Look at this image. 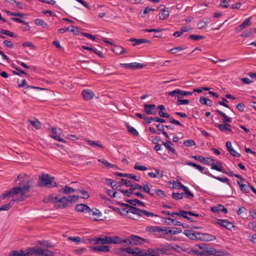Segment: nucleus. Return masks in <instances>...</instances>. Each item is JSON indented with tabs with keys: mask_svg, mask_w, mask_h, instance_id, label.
I'll list each match as a JSON object with an SVG mask.
<instances>
[{
	"mask_svg": "<svg viewBox=\"0 0 256 256\" xmlns=\"http://www.w3.org/2000/svg\"><path fill=\"white\" fill-rule=\"evenodd\" d=\"M75 210L76 211L79 212H82L84 213L85 216H86V214L88 213V211L89 210V206L87 205L80 204H77L75 208Z\"/></svg>",
	"mask_w": 256,
	"mask_h": 256,
	"instance_id": "aec40b11",
	"label": "nucleus"
},
{
	"mask_svg": "<svg viewBox=\"0 0 256 256\" xmlns=\"http://www.w3.org/2000/svg\"><path fill=\"white\" fill-rule=\"evenodd\" d=\"M144 111L148 114H155L156 112L154 104H144Z\"/></svg>",
	"mask_w": 256,
	"mask_h": 256,
	"instance_id": "4468645a",
	"label": "nucleus"
},
{
	"mask_svg": "<svg viewBox=\"0 0 256 256\" xmlns=\"http://www.w3.org/2000/svg\"><path fill=\"white\" fill-rule=\"evenodd\" d=\"M185 163L186 164H187L188 166H192L196 168L197 169L200 170L201 172H202V170H204V168L203 167H202V166H200L199 164H195V163H194L192 162H188V161L186 162Z\"/></svg>",
	"mask_w": 256,
	"mask_h": 256,
	"instance_id": "58836bf2",
	"label": "nucleus"
},
{
	"mask_svg": "<svg viewBox=\"0 0 256 256\" xmlns=\"http://www.w3.org/2000/svg\"><path fill=\"white\" fill-rule=\"evenodd\" d=\"M11 19L12 20H13L14 22H19V23L22 24H26V27L25 28L26 30H30V26H29L28 24L25 21L21 20L20 18H12Z\"/></svg>",
	"mask_w": 256,
	"mask_h": 256,
	"instance_id": "e433bc0d",
	"label": "nucleus"
},
{
	"mask_svg": "<svg viewBox=\"0 0 256 256\" xmlns=\"http://www.w3.org/2000/svg\"><path fill=\"white\" fill-rule=\"evenodd\" d=\"M13 205V203L10 202L8 204L2 205L0 207V211L1 210H8Z\"/></svg>",
	"mask_w": 256,
	"mask_h": 256,
	"instance_id": "de8ad7c7",
	"label": "nucleus"
},
{
	"mask_svg": "<svg viewBox=\"0 0 256 256\" xmlns=\"http://www.w3.org/2000/svg\"><path fill=\"white\" fill-rule=\"evenodd\" d=\"M9 256H24V250H20V251L13 250L10 252Z\"/></svg>",
	"mask_w": 256,
	"mask_h": 256,
	"instance_id": "c03bdc74",
	"label": "nucleus"
},
{
	"mask_svg": "<svg viewBox=\"0 0 256 256\" xmlns=\"http://www.w3.org/2000/svg\"><path fill=\"white\" fill-rule=\"evenodd\" d=\"M61 191L64 194H70L74 192V190L73 188L66 185L62 188Z\"/></svg>",
	"mask_w": 256,
	"mask_h": 256,
	"instance_id": "473e14b6",
	"label": "nucleus"
},
{
	"mask_svg": "<svg viewBox=\"0 0 256 256\" xmlns=\"http://www.w3.org/2000/svg\"><path fill=\"white\" fill-rule=\"evenodd\" d=\"M122 240H124L125 242H122L121 244L122 245H128L129 244L138 245L143 244L144 242H145V239L138 236L132 235L130 238H122Z\"/></svg>",
	"mask_w": 256,
	"mask_h": 256,
	"instance_id": "39448f33",
	"label": "nucleus"
},
{
	"mask_svg": "<svg viewBox=\"0 0 256 256\" xmlns=\"http://www.w3.org/2000/svg\"><path fill=\"white\" fill-rule=\"evenodd\" d=\"M30 124L36 129H40V124L37 120H30Z\"/></svg>",
	"mask_w": 256,
	"mask_h": 256,
	"instance_id": "09e8293b",
	"label": "nucleus"
},
{
	"mask_svg": "<svg viewBox=\"0 0 256 256\" xmlns=\"http://www.w3.org/2000/svg\"><path fill=\"white\" fill-rule=\"evenodd\" d=\"M144 192H146L150 196H154V194L153 193H151L150 192V188L148 186V183L147 182H144L143 183V186H142V190H140Z\"/></svg>",
	"mask_w": 256,
	"mask_h": 256,
	"instance_id": "cd10ccee",
	"label": "nucleus"
},
{
	"mask_svg": "<svg viewBox=\"0 0 256 256\" xmlns=\"http://www.w3.org/2000/svg\"><path fill=\"white\" fill-rule=\"evenodd\" d=\"M169 10H168L164 9L162 12V16H160V18L162 20H165L169 16Z\"/></svg>",
	"mask_w": 256,
	"mask_h": 256,
	"instance_id": "a18cd8bd",
	"label": "nucleus"
},
{
	"mask_svg": "<svg viewBox=\"0 0 256 256\" xmlns=\"http://www.w3.org/2000/svg\"><path fill=\"white\" fill-rule=\"evenodd\" d=\"M237 183L239 185L240 189L242 192L245 193L249 192L250 190L248 188V186L245 184H240L239 182H237Z\"/></svg>",
	"mask_w": 256,
	"mask_h": 256,
	"instance_id": "ea45409f",
	"label": "nucleus"
},
{
	"mask_svg": "<svg viewBox=\"0 0 256 256\" xmlns=\"http://www.w3.org/2000/svg\"><path fill=\"white\" fill-rule=\"evenodd\" d=\"M18 188H15V187L12 188L10 191L6 192L5 193L3 194L2 195V198H6L12 196V199L11 202L14 199V196H19L18 194Z\"/></svg>",
	"mask_w": 256,
	"mask_h": 256,
	"instance_id": "ddd939ff",
	"label": "nucleus"
},
{
	"mask_svg": "<svg viewBox=\"0 0 256 256\" xmlns=\"http://www.w3.org/2000/svg\"><path fill=\"white\" fill-rule=\"evenodd\" d=\"M204 37L200 35H190L188 36V38L194 40H199L201 39L204 38Z\"/></svg>",
	"mask_w": 256,
	"mask_h": 256,
	"instance_id": "4d7b16f0",
	"label": "nucleus"
},
{
	"mask_svg": "<svg viewBox=\"0 0 256 256\" xmlns=\"http://www.w3.org/2000/svg\"><path fill=\"white\" fill-rule=\"evenodd\" d=\"M0 32L2 34H4L8 35L10 37H14V38L16 37V35H15L13 32H12L8 30H2L0 31Z\"/></svg>",
	"mask_w": 256,
	"mask_h": 256,
	"instance_id": "603ef678",
	"label": "nucleus"
},
{
	"mask_svg": "<svg viewBox=\"0 0 256 256\" xmlns=\"http://www.w3.org/2000/svg\"><path fill=\"white\" fill-rule=\"evenodd\" d=\"M127 128L128 132L134 136H136L138 134V132L134 127H132L130 126H128Z\"/></svg>",
	"mask_w": 256,
	"mask_h": 256,
	"instance_id": "5fc2aeb1",
	"label": "nucleus"
},
{
	"mask_svg": "<svg viewBox=\"0 0 256 256\" xmlns=\"http://www.w3.org/2000/svg\"><path fill=\"white\" fill-rule=\"evenodd\" d=\"M88 143L91 146H92L94 147V148H96V146H98L99 148H102V146L98 142H95V141H92V140H88Z\"/></svg>",
	"mask_w": 256,
	"mask_h": 256,
	"instance_id": "49530a36",
	"label": "nucleus"
},
{
	"mask_svg": "<svg viewBox=\"0 0 256 256\" xmlns=\"http://www.w3.org/2000/svg\"><path fill=\"white\" fill-rule=\"evenodd\" d=\"M116 174L119 176H124L128 178H132L136 182H138L140 180V177L136 176L134 174H123L120 172H116Z\"/></svg>",
	"mask_w": 256,
	"mask_h": 256,
	"instance_id": "5701e85b",
	"label": "nucleus"
},
{
	"mask_svg": "<svg viewBox=\"0 0 256 256\" xmlns=\"http://www.w3.org/2000/svg\"><path fill=\"white\" fill-rule=\"evenodd\" d=\"M122 65L124 68L131 70L140 69L143 68L145 66L144 64L137 62L123 64Z\"/></svg>",
	"mask_w": 256,
	"mask_h": 256,
	"instance_id": "2eb2a0df",
	"label": "nucleus"
},
{
	"mask_svg": "<svg viewBox=\"0 0 256 256\" xmlns=\"http://www.w3.org/2000/svg\"><path fill=\"white\" fill-rule=\"evenodd\" d=\"M92 241L95 244H121L122 238L118 236H104L102 238H96L92 239Z\"/></svg>",
	"mask_w": 256,
	"mask_h": 256,
	"instance_id": "7ed1b4c3",
	"label": "nucleus"
},
{
	"mask_svg": "<svg viewBox=\"0 0 256 256\" xmlns=\"http://www.w3.org/2000/svg\"><path fill=\"white\" fill-rule=\"evenodd\" d=\"M184 91L182 90H180V89H176L174 90H172L168 93V95L174 97L177 96L178 99L182 98L183 96H185L184 95Z\"/></svg>",
	"mask_w": 256,
	"mask_h": 256,
	"instance_id": "6ab92c4d",
	"label": "nucleus"
},
{
	"mask_svg": "<svg viewBox=\"0 0 256 256\" xmlns=\"http://www.w3.org/2000/svg\"><path fill=\"white\" fill-rule=\"evenodd\" d=\"M122 205L125 206V208L122 209L123 211L127 213H131L136 215V217H132V220H139L143 216L150 218L158 217V214L144 210H141L128 204H122Z\"/></svg>",
	"mask_w": 256,
	"mask_h": 256,
	"instance_id": "f257e3e1",
	"label": "nucleus"
},
{
	"mask_svg": "<svg viewBox=\"0 0 256 256\" xmlns=\"http://www.w3.org/2000/svg\"><path fill=\"white\" fill-rule=\"evenodd\" d=\"M100 214V210L96 208L90 209L89 207V210L86 214V217L89 218L94 220H97L98 216Z\"/></svg>",
	"mask_w": 256,
	"mask_h": 256,
	"instance_id": "1a4fd4ad",
	"label": "nucleus"
},
{
	"mask_svg": "<svg viewBox=\"0 0 256 256\" xmlns=\"http://www.w3.org/2000/svg\"><path fill=\"white\" fill-rule=\"evenodd\" d=\"M185 48L183 46H178L169 50L172 54H176L178 51L184 50Z\"/></svg>",
	"mask_w": 256,
	"mask_h": 256,
	"instance_id": "13d9d810",
	"label": "nucleus"
},
{
	"mask_svg": "<svg viewBox=\"0 0 256 256\" xmlns=\"http://www.w3.org/2000/svg\"><path fill=\"white\" fill-rule=\"evenodd\" d=\"M78 196L76 195H72L70 196L67 197V198L68 200V204L70 202L72 203L76 202L78 198Z\"/></svg>",
	"mask_w": 256,
	"mask_h": 256,
	"instance_id": "6e6d98bb",
	"label": "nucleus"
},
{
	"mask_svg": "<svg viewBox=\"0 0 256 256\" xmlns=\"http://www.w3.org/2000/svg\"><path fill=\"white\" fill-rule=\"evenodd\" d=\"M209 19L208 18L206 21H204V20H200L198 24V28L202 30L204 29L208 26V24L209 22Z\"/></svg>",
	"mask_w": 256,
	"mask_h": 256,
	"instance_id": "c9c22d12",
	"label": "nucleus"
},
{
	"mask_svg": "<svg viewBox=\"0 0 256 256\" xmlns=\"http://www.w3.org/2000/svg\"><path fill=\"white\" fill-rule=\"evenodd\" d=\"M106 182L108 184L110 185L112 188H114V187L116 186V182L112 179H108Z\"/></svg>",
	"mask_w": 256,
	"mask_h": 256,
	"instance_id": "774afa93",
	"label": "nucleus"
},
{
	"mask_svg": "<svg viewBox=\"0 0 256 256\" xmlns=\"http://www.w3.org/2000/svg\"><path fill=\"white\" fill-rule=\"evenodd\" d=\"M211 168L212 170H216L217 171L223 172L224 174H227L229 176H234L235 174L232 170H229L228 172H226L224 168L222 166H218L216 164H213L211 167Z\"/></svg>",
	"mask_w": 256,
	"mask_h": 256,
	"instance_id": "a211bd4d",
	"label": "nucleus"
},
{
	"mask_svg": "<svg viewBox=\"0 0 256 256\" xmlns=\"http://www.w3.org/2000/svg\"><path fill=\"white\" fill-rule=\"evenodd\" d=\"M157 232H164L166 234H176L177 232L174 230H170V228H167L166 227H156Z\"/></svg>",
	"mask_w": 256,
	"mask_h": 256,
	"instance_id": "393cba45",
	"label": "nucleus"
},
{
	"mask_svg": "<svg viewBox=\"0 0 256 256\" xmlns=\"http://www.w3.org/2000/svg\"><path fill=\"white\" fill-rule=\"evenodd\" d=\"M216 224L222 228H226L228 230H232V229L234 227L232 223L224 220L218 219L216 222Z\"/></svg>",
	"mask_w": 256,
	"mask_h": 256,
	"instance_id": "9d476101",
	"label": "nucleus"
},
{
	"mask_svg": "<svg viewBox=\"0 0 256 256\" xmlns=\"http://www.w3.org/2000/svg\"><path fill=\"white\" fill-rule=\"evenodd\" d=\"M110 247L108 246H97L92 247V250H94L107 252L110 250Z\"/></svg>",
	"mask_w": 256,
	"mask_h": 256,
	"instance_id": "a878e982",
	"label": "nucleus"
},
{
	"mask_svg": "<svg viewBox=\"0 0 256 256\" xmlns=\"http://www.w3.org/2000/svg\"><path fill=\"white\" fill-rule=\"evenodd\" d=\"M251 17L247 18L242 24L240 25V30H243L250 25Z\"/></svg>",
	"mask_w": 256,
	"mask_h": 256,
	"instance_id": "2f4dec72",
	"label": "nucleus"
},
{
	"mask_svg": "<svg viewBox=\"0 0 256 256\" xmlns=\"http://www.w3.org/2000/svg\"><path fill=\"white\" fill-rule=\"evenodd\" d=\"M203 256H219L222 255V252L216 251V250L212 248H206L200 252Z\"/></svg>",
	"mask_w": 256,
	"mask_h": 256,
	"instance_id": "0eeeda50",
	"label": "nucleus"
},
{
	"mask_svg": "<svg viewBox=\"0 0 256 256\" xmlns=\"http://www.w3.org/2000/svg\"><path fill=\"white\" fill-rule=\"evenodd\" d=\"M214 160H213L212 158H204V161H203L202 162H204V164H208V165L211 164L212 162V166L213 164H214Z\"/></svg>",
	"mask_w": 256,
	"mask_h": 256,
	"instance_id": "0e129e2a",
	"label": "nucleus"
},
{
	"mask_svg": "<svg viewBox=\"0 0 256 256\" xmlns=\"http://www.w3.org/2000/svg\"><path fill=\"white\" fill-rule=\"evenodd\" d=\"M120 191L122 194H126L127 196H130L132 194H134L132 190H130V188L127 190H120Z\"/></svg>",
	"mask_w": 256,
	"mask_h": 256,
	"instance_id": "052dcab7",
	"label": "nucleus"
},
{
	"mask_svg": "<svg viewBox=\"0 0 256 256\" xmlns=\"http://www.w3.org/2000/svg\"><path fill=\"white\" fill-rule=\"evenodd\" d=\"M189 104V100L185 99V100H181L180 98L178 99L177 101L178 105H182V104Z\"/></svg>",
	"mask_w": 256,
	"mask_h": 256,
	"instance_id": "69168bd1",
	"label": "nucleus"
},
{
	"mask_svg": "<svg viewBox=\"0 0 256 256\" xmlns=\"http://www.w3.org/2000/svg\"><path fill=\"white\" fill-rule=\"evenodd\" d=\"M106 192L108 196L112 198L116 197V194H118L116 192H114L112 190L106 189Z\"/></svg>",
	"mask_w": 256,
	"mask_h": 256,
	"instance_id": "e2e57ef3",
	"label": "nucleus"
},
{
	"mask_svg": "<svg viewBox=\"0 0 256 256\" xmlns=\"http://www.w3.org/2000/svg\"><path fill=\"white\" fill-rule=\"evenodd\" d=\"M208 175L210 176H211L212 178H214L217 180H220L221 182H225V183L227 184H228L230 185L229 180L226 178H220V176H213L212 174H210V172L208 173Z\"/></svg>",
	"mask_w": 256,
	"mask_h": 256,
	"instance_id": "c756f323",
	"label": "nucleus"
},
{
	"mask_svg": "<svg viewBox=\"0 0 256 256\" xmlns=\"http://www.w3.org/2000/svg\"><path fill=\"white\" fill-rule=\"evenodd\" d=\"M184 144L186 147H190L194 146L196 144L193 140H188L184 142Z\"/></svg>",
	"mask_w": 256,
	"mask_h": 256,
	"instance_id": "864d4df0",
	"label": "nucleus"
},
{
	"mask_svg": "<svg viewBox=\"0 0 256 256\" xmlns=\"http://www.w3.org/2000/svg\"><path fill=\"white\" fill-rule=\"evenodd\" d=\"M252 28H250L248 30H246L242 34H240L242 37H249L252 34Z\"/></svg>",
	"mask_w": 256,
	"mask_h": 256,
	"instance_id": "37998d69",
	"label": "nucleus"
},
{
	"mask_svg": "<svg viewBox=\"0 0 256 256\" xmlns=\"http://www.w3.org/2000/svg\"><path fill=\"white\" fill-rule=\"evenodd\" d=\"M172 184H173V186L175 188H182V186H184L180 182H176L175 181H174Z\"/></svg>",
	"mask_w": 256,
	"mask_h": 256,
	"instance_id": "338daca9",
	"label": "nucleus"
},
{
	"mask_svg": "<svg viewBox=\"0 0 256 256\" xmlns=\"http://www.w3.org/2000/svg\"><path fill=\"white\" fill-rule=\"evenodd\" d=\"M199 240L201 241H212L216 239L215 236L208 233L202 234L200 232Z\"/></svg>",
	"mask_w": 256,
	"mask_h": 256,
	"instance_id": "dca6fc26",
	"label": "nucleus"
},
{
	"mask_svg": "<svg viewBox=\"0 0 256 256\" xmlns=\"http://www.w3.org/2000/svg\"><path fill=\"white\" fill-rule=\"evenodd\" d=\"M200 102L202 104L210 106L212 104V102L210 100L202 96L200 98Z\"/></svg>",
	"mask_w": 256,
	"mask_h": 256,
	"instance_id": "72a5a7b5",
	"label": "nucleus"
},
{
	"mask_svg": "<svg viewBox=\"0 0 256 256\" xmlns=\"http://www.w3.org/2000/svg\"><path fill=\"white\" fill-rule=\"evenodd\" d=\"M112 51L118 54H120L125 52V49L120 46H115L112 49Z\"/></svg>",
	"mask_w": 256,
	"mask_h": 256,
	"instance_id": "f704fd0d",
	"label": "nucleus"
},
{
	"mask_svg": "<svg viewBox=\"0 0 256 256\" xmlns=\"http://www.w3.org/2000/svg\"><path fill=\"white\" fill-rule=\"evenodd\" d=\"M34 22L36 24L42 26L43 28H46L48 26V24L42 19L36 18L34 20Z\"/></svg>",
	"mask_w": 256,
	"mask_h": 256,
	"instance_id": "a19ab883",
	"label": "nucleus"
},
{
	"mask_svg": "<svg viewBox=\"0 0 256 256\" xmlns=\"http://www.w3.org/2000/svg\"><path fill=\"white\" fill-rule=\"evenodd\" d=\"M54 180V177L48 174H42L38 177V186L49 188L57 186L58 184Z\"/></svg>",
	"mask_w": 256,
	"mask_h": 256,
	"instance_id": "20e7f679",
	"label": "nucleus"
},
{
	"mask_svg": "<svg viewBox=\"0 0 256 256\" xmlns=\"http://www.w3.org/2000/svg\"><path fill=\"white\" fill-rule=\"evenodd\" d=\"M32 186V180H23L20 183V186H16L15 188H18V194L19 196H14L12 200L14 202H20L24 201L27 198L26 193L29 192Z\"/></svg>",
	"mask_w": 256,
	"mask_h": 256,
	"instance_id": "f03ea898",
	"label": "nucleus"
},
{
	"mask_svg": "<svg viewBox=\"0 0 256 256\" xmlns=\"http://www.w3.org/2000/svg\"><path fill=\"white\" fill-rule=\"evenodd\" d=\"M54 199L56 200L54 207L56 208H62L68 206V200L66 196H62L60 198L56 196Z\"/></svg>",
	"mask_w": 256,
	"mask_h": 256,
	"instance_id": "423d86ee",
	"label": "nucleus"
},
{
	"mask_svg": "<svg viewBox=\"0 0 256 256\" xmlns=\"http://www.w3.org/2000/svg\"><path fill=\"white\" fill-rule=\"evenodd\" d=\"M130 41L134 42L133 46H136L140 45L144 43H149L150 41L148 40L144 39V38H140V39H136L134 38H131L130 40Z\"/></svg>",
	"mask_w": 256,
	"mask_h": 256,
	"instance_id": "b1692460",
	"label": "nucleus"
},
{
	"mask_svg": "<svg viewBox=\"0 0 256 256\" xmlns=\"http://www.w3.org/2000/svg\"><path fill=\"white\" fill-rule=\"evenodd\" d=\"M166 219L168 220H170V223L173 224L174 226H182V224L181 222L177 221L176 220L172 218H166Z\"/></svg>",
	"mask_w": 256,
	"mask_h": 256,
	"instance_id": "3c124183",
	"label": "nucleus"
},
{
	"mask_svg": "<svg viewBox=\"0 0 256 256\" xmlns=\"http://www.w3.org/2000/svg\"><path fill=\"white\" fill-rule=\"evenodd\" d=\"M183 193H176L173 192L172 194V197L173 198L176 200H182L183 198Z\"/></svg>",
	"mask_w": 256,
	"mask_h": 256,
	"instance_id": "8fccbe9b",
	"label": "nucleus"
},
{
	"mask_svg": "<svg viewBox=\"0 0 256 256\" xmlns=\"http://www.w3.org/2000/svg\"><path fill=\"white\" fill-rule=\"evenodd\" d=\"M134 168L135 170H141V171H144V170H147V168L145 166H139L138 162L136 164Z\"/></svg>",
	"mask_w": 256,
	"mask_h": 256,
	"instance_id": "bf43d9fd",
	"label": "nucleus"
},
{
	"mask_svg": "<svg viewBox=\"0 0 256 256\" xmlns=\"http://www.w3.org/2000/svg\"><path fill=\"white\" fill-rule=\"evenodd\" d=\"M82 94L84 99L86 100H88L92 99L94 96V93L90 90H84L82 92Z\"/></svg>",
	"mask_w": 256,
	"mask_h": 256,
	"instance_id": "f3484780",
	"label": "nucleus"
},
{
	"mask_svg": "<svg viewBox=\"0 0 256 256\" xmlns=\"http://www.w3.org/2000/svg\"><path fill=\"white\" fill-rule=\"evenodd\" d=\"M68 240L76 244H79L81 241V238L79 236H70L68 238Z\"/></svg>",
	"mask_w": 256,
	"mask_h": 256,
	"instance_id": "680f3d73",
	"label": "nucleus"
},
{
	"mask_svg": "<svg viewBox=\"0 0 256 256\" xmlns=\"http://www.w3.org/2000/svg\"><path fill=\"white\" fill-rule=\"evenodd\" d=\"M35 252V248H31L26 250H24V256H32L34 254Z\"/></svg>",
	"mask_w": 256,
	"mask_h": 256,
	"instance_id": "4c0bfd02",
	"label": "nucleus"
},
{
	"mask_svg": "<svg viewBox=\"0 0 256 256\" xmlns=\"http://www.w3.org/2000/svg\"><path fill=\"white\" fill-rule=\"evenodd\" d=\"M184 234L189 238L192 240H199L200 232L192 230H184Z\"/></svg>",
	"mask_w": 256,
	"mask_h": 256,
	"instance_id": "f8f14e48",
	"label": "nucleus"
},
{
	"mask_svg": "<svg viewBox=\"0 0 256 256\" xmlns=\"http://www.w3.org/2000/svg\"><path fill=\"white\" fill-rule=\"evenodd\" d=\"M126 202L134 206H145V204L144 202L140 201V200H138V199L128 200H126Z\"/></svg>",
	"mask_w": 256,
	"mask_h": 256,
	"instance_id": "bb28decb",
	"label": "nucleus"
},
{
	"mask_svg": "<svg viewBox=\"0 0 256 256\" xmlns=\"http://www.w3.org/2000/svg\"><path fill=\"white\" fill-rule=\"evenodd\" d=\"M182 189L184 192L186 197L189 199H192L194 197V194L189 190L186 186H182Z\"/></svg>",
	"mask_w": 256,
	"mask_h": 256,
	"instance_id": "7c9ffc66",
	"label": "nucleus"
},
{
	"mask_svg": "<svg viewBox=\"0 0 256 256\" xmlns=\"http://www.w3.org/2000/svg\"><path fill=\"white\" fill-rule=\"evenodd\" d=\"M162 144L164 145L169 151H170L174 154H176V150L170 146V144H172L168 140H166V142H162Z\"/></svg>",
	"mask_w": 256,
	"mask_h": 256,
	"instance_id": "c85d7f7f",
	"label": "nucleus"
},
{
	"mask_svg": "<svg viewBox=\"0 0 256 256\" xmlns=\"http://www.w3.org/2000/svg\"><path fill=\"white\" fill-rule=\"evenodd\" d=\"M226 147L230 154L235 157H240V154L237 152L232 147L231 142L228 141L226 142Z\"/></svg>",
	"mask_w": 256,
	"mask_h": 256,
	"instance_id": "412c9836",
	"label": "nucleus"
},
{
	"mask_svg": "<svg viewBox=\"0 0 256 256\" xmlns=\"http://www.w3.org/2000/svg\"><path fill=\"white\" fill-rule=\"evenodd\" d=\"M170 246L168 244L162 245L158 248L152 250V252L156 254H168L170 252Z\"/></svg>",
	"mask_w": 256,
	"mask_h": 256,
	"instance_id": "6e6552de",
	"label": "nucleus"
},
{
	"mask_svg": "<svg viewBox=\"0 0 256 256\" xmlns=\"http://www.w3.org/2000/svg\"><path fill=\"white\" fill-rule=\"evenodd\" d=\"M216 126L222 132H232V130L229 127L230 126L228 123L225 122L224 124H216Z\"/></svg>",
	"mask_w": 256,
	"mask_h": 256,
	"instance_id": "4be33fe9",
	"label": "nucleus"
},
{
	"mask_svg": "<svg viewBox=\"0 0 256 256\" xmlns=\"http://www.w3.org/2000/svg\"><path fill=\"white\" fill-rule=\"evenodd\" d=\"M216 112L224 118L226 122H230L231 118H228L224 112L218 110Z\"/></svg>",
	"mask_w": 256,
	"mask_h": 256,
	"instance_id": "79ce46f5",
	"label": "nucleus"
},
{
	"mask_svg": "<svg viewBox=\"0 0 256 256\" xmlns=\"http://www.w3.org/2000/svg\"><path fill=\"white\" fill-rule=\"evenodd\" d=\"M60 129L57 130L56 128H52V134L50 135V136L56 140L66 143V141L62 138L60 137Z\"/></svg>",
	"mask_w": 256,
	"mask_h": 256,
	"instance_id": "9b49d317",
	"label": "nucleus"
}]
</instances>
